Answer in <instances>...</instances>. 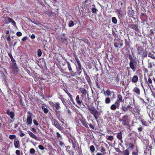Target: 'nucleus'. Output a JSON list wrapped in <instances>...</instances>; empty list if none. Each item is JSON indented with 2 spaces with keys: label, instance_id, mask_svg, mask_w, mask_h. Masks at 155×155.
<instances>
[{
  "label": "nucleus",
  "instance_id": "2f4dec72",
  "mask_svg": "<svg viewBox=\"0 0 155 155\" xmlns=\"http://www.w3.org/2000/svg\"><path fill=\"white\" fill-rule=\"evenodd\" d=\"M66 92L70 98L71 101H73V99L72 95L68 91H66Z\"/></svg>",
  "mask_w": 155,
  "mask_h": 155
},
{
  "label": "nucleus",
  "instance_id": "37998d69",
  "mask_svg": "<svg viewBox=\"0 0 155 155\" xmlns=\"http://www.w3.org/2000/svg\"><path fill=\"white\" fill-rule=\"evenodd\" d=\"M42 54V52L41 50L40 49H38V57L41 56Z\"/></svg>",
  "mask_w": 155,
  "mask_h": 155
},
{
  "label": "nucleus",
  "instance_id": "6ab92c4d",
  "mask_svg": "<svg viewBox=\"0 0 155 155\" xmlns=\"http://www.w3.org/2000/svg\"><path fill=\"white\" fill-rule=\"evenodd\" d=\"M79 90L80 91L81 93L83 94L86 95L87 94V90L81 87L79 88Z\"/></svg>",
  "mask_w": 155,
  "mask_h": 155
},
{
  "label": "nucleus",
  "instance_id": "ea45409f",
  "mask_svg": "<svg viewBox=\"0 0 155 155\" xmlns=\"http://www.w3.org/2000/svg\"><path fill=\"white\" fill-rule=\"evenodd\" d=\"M113 137L112 136H110L107 137V139L108 140L112 141L113 139Z\"/></svg>",
  "mask_w": 155,
  "mask_h": 155
},
{
  "label": "nucleus",
  "instance_id": "c85d7f7f",
  "mask_svg": "<svg viewBox=\"0 0 155 155\" xmlns=\"http://www.w3.org/2000/svg\"><path fill=\"white\" fill-rule=\"evenodd\" d=\"M116 12H117L119 15L118 16H121L122 15V11L121 9L118 10L117 9L116 10Z\"/></svg>",
  "mask_w": 155,
  "mask_h": 155
},
{
  "label": "nucleus",
  "instance_id": "338daca9",
  "mask_svg": "<svg viewBox=\"0 0 155 155\" xmlns=\"http://www.w3.org/2000/svg\"><path fill=\"white\" fill-rule=\"evenodd\" d=\"M35 35L34 34H32L31 36V38L32 39H34L35 38Z\"/></svg>",
  "mask_w": 155,
  "mask_h": 155
},
{
  "label": "nucleus",
  "instance_id": "e2e57ef3",
  "mask_svg": "<svg viewBox=\"0 0 155 155\" xmlns=\"http://www.w3.org/2000/svg\"><path fill=\"white\" fill-rule=\"evenodd\" d=\"M60 145L62 147H64V146H65L64 143L62 142L61 141H60Z\"/></svg>",
  "mask_w": 155,
  "mask_h": 155
},
{
  "label": "nucleus",
  "instance_id": "13d9d810",
  "mask_svg": "<svg viewBox=\"0 0 155 155\" xmlns=\"http://www.w3.org/2000/svg\"><path fill=\"white\" fill-rule=\"evenodd\" d=\"M125 44L126 45V46H128L129 47V43L126 39H125Z\"/></svg>",
  "mask_w": 155,
  "mask_h": 155
},
{
  "label": "nucleus",
  "instance_id": "a18cd8bd",
  "mask_svg": "<svg viewBox=\"0 0 155 155\" xmlns=\"http://www.w3.org/2000/svg\"><path fill=\"white\" fill-rule=\"evenodd\" d=\"M16 137V136L15 135H10L9 137L11 139H15Z\"/></svg>",
  "mask_w": 155,
  "mask_h": 155
},
{
  "label": "nucleus",
  "instance_id": "412c9836",
  "mask_svg": "<svg viewBox=\"0 0 155 155\" xmlns=\"http://www.w3.org/2000/svg\"><path fill=\"white\" fill-rule=\"evenodd\" d=\"M119 106H118L116 104H112L110 107V109L113 110H115L117 108H118Z\"/></svg>",
  "mask_w": 155,
  "mask_h": 155
},
{
  "label": "nucleus",
  "instance_id": "e433bc0d",
  "mask_svg": "<svg viewBox=\"0 0 155 155\" xmlns=\"http://www.w3.org/2000/svg\"><path fill=\"white\" fill-rule=\"evenodd\" d=\"M112 20L113 23L115 24L117 23V20L115 17H113L112 18Z\"/></svg>",
  "mask_w": 155,
  "mask_h": 155
},
{
  "label": "nucleus",
  "instance_id": "09e8293b",
  "mask_svg": "<svg viewBox=\"0 0 155 155\" xmlns=\"http://www.w3.org/2000/svg\"><path fill=\"white\" fill-rule=\"evenodd\" d=\"M101 150V152H102L104 153V154L106 153L105 150L103 147H102Z\"/></svg>",
  "mask_w": 155,
  "mask_h": 155
},
{
  "label": "nucleus",
  "instance_id": "a19ab883",
  "mask_svg": "<svg viewBox=\"0 0 155 155\" xmlns=\"http://www.w3.org/2000/svg\"><path fill=\"white\" fill-rule=\"evenodd\" d=\"M129 58L130 62L135 61L136 60L133 58L130 55L128 56Z\"/></svg>",
  "mask_w": 155,
  "mask_h": 155
},
{
  "label": "nucleus",
  "instance_id": "bf43d9fd",
  "mask_svg": "<svg viewBox=\"0 0 155 155\" xmlns=\"http://www.w3.org/2000/svg\"><path fill=\"white\" fill-rule=\"evenodd\" d=\"M38 147L41 150H43L44 149V147L42 145H39L38 146Z\"/></svg>",
  "mask_w": 155,
  "mask_h": 155
},
{
  "label": "nucleus",
  "instance_id": "774afa93",
  "mask_svg": "<svg viewBox=\"0 0 155 155\" xmlns=\"http://www.w3.org/2000/svg\"><path fill=\"white\" fill-rule=\"evenodd\" d=\"M7 41H8L9 42L11 41V39L10 36H9L7 38Z\"/></svg>",
  "mask_w": 155,
  "mask_h": 155
},
{
  "label": "nucleus",
  "instance_id": "dca6fc26",
  "mask_svg": "<svg viewBox=\"0 0 155 155\" xmlns=\"http://www.w3.org/2000/svg\"><path fill=\"white\" fill-rule=\"evenodd\" d=\"M138 80V78L137 76L136 75H134L131 81L132 82L135 83L137 82Z\"/></svg>",
  "mask_w": 155,
  "mask_h": 155
},
{
  "label": "nucleus",
  "instance_id": "bb28decb",
  "mask_svg": "<svg viewBox=\"0 0 155 155\" xmlns=\"http://www.w3.org/2000/svg\"><path fill=\"white\" fill-rule=\"evenodd\" d=\"M85 78L86 79L87 82L90 84L91 83V79L90 78V77L86 73L85 74Z\"/></svg>",
  "mask_w": 155,
  "mask_h": 155
},
{
  "label": "nucleus",
  "instance_id": "72a5a7b5",
  "mask_svg": "<svg viewBox=\"0 0 155 155\" xmlns=\"http://www.w3.org/2000/svg\"><path fill=\"white\" fill-rule=\"evenodd\" d=\"M140 55H142V57H146L147 55V52L146 51H144Z\"/></svg>",
  "mask_w": 155,
  "mask_h": 155
},
{
  "label": "nucleus",
  "instance_id": "5701e85b",
  "mask_svg": "<svg viewBox=\"0 0 155 155\" xmlns=\"http://www.w3.org/2000/svg\"><path fill=\"white\" fill-rule=\"evenodd\" d=\"M133 91L138 95L140 94V90L137 87H135L133 90Z\"/></svg>",
  "mask_w": 155,
  "mask_h": 155
},
{
  "label": "nucleus",
  "instance_id": "603ef678",
  "mask_svg": "<svg viewBox=\"0 0 155 155\" xmlns=\"http://www.w3.org/2000/svg\"><path fill=\"white\" fill-rule=\"evenodd\" d=\"M19 135L21 137H23L25 135V134L22 132L21 130H20Z\"/></svg>",
  "mask_w": 155,
  "mask_h": 155
},
{
  "label": "nucleus",
  "instance_id": "052dcab7",
  "mask_svg": "<svg viewBox=\"0 0 155 155\" xmlns=\"http://www.w3.org/2000/svg\"><path fill=\"white\" fill-rule=\"evenodd\" d=\"M33 123L34 124L36 125H38V122L35 120L34 119L33 120Z\"/></svg>",
  "mask_w": 155,
  "mask_h": 155
},
{
  "label": "nucleus",
  "instance_id": "7ed1b4c3",
  "mask_svg": "<svg viewBox=\"0 0 155 155\" xmlns=\"http://www.w3.org/2000/svg\"><path fill=\"white\" fill-rule=\"evenodd\" d=\"M49 103L51 107H52L53 109L55 111H57V110L61 108L60 104L59 102L54 103L51 101Z\"/></svg>",
  "mask_w": 155,
  "mask_h": 155
},
{
  "label": "nucleus",
  "instance_id": "4c0bfd02",
  "mask_svg": "<svg viewBox=\"0 0 155 155\" xmlns=\"http://www.w3.org/2000/svg\"><path fill=\"white\" fill-rule=\"evenodd\" d=\"M110 99L108 97L106 98L105 100V102L106 104H109L110 102Z\"/></svg>",
  "mask_w": 155,
  "mask_h": 155
},
{
  "label": "nucleus",
  "instance_id": "de8ad7c7",
  "mask_svg": "<svg viewBox=\"0 0 155 155\" xmlns=\"http://www.w3.org/2000/svg\"><path fill=\"white\" fill-rule=\"evenodd\" d=\"M61 40L62 42H65L66 41L67 39L64 37H61Z\"/></svg>",
  "mask_w": 155,
  "mask_h": 155
},
{
  "label": "nucleus",
  "instance_id": "c756f323",
  "mask_svg": "<svg viewBox=\"0 0 155 155\" xmlns=\"http://www.w3.org/2000/svg\"><path fill=\"white\" fill-rule=\"evenodd\" d=\"M74 25V22L72 20H70L69 21L68 23V26L70 27H72Z\"/></svg>",
  "mask_w": 155,
  "mask_h": 155
},
{
  "label": "nucleus",
  "instance_id": "a211bd4d",
  "mask_svg": "<svg viewBox=\"0 0 155 155\" xmlns=\"http://www.w3.org/2000/svg\"><path fill=\"white\" fill-rule=\"evenodd\" d=\"M67 64H68V70H69V71L71 72V74H74V73H73V71L72 70V68H71V65L70 63L67 62Z\"/></svg>",
  "mask_w": 155,
  "mask_h": 155
},
{
  "label": "nucleus",
  "instance_id": "6e6d98bb",
  "mask_svg": "<svg viewBox=\"0 0 155 155\" xmlns=\"http://www.w3.org/2000/svg\"><path fill=\"white\" fill-rule=\"evenodd\" d=\"M148 83L151 84L152 83V80L150 79V77H149L148 78Z\"/></svg>",
  "mask_w": 155,
  "mask_h": 155
},
{
  "label": "nucleus",
  "instance_id": "0eeeda50",
  "mask_svg": "<svg viewBox=\"0 0 155 155\" xmlns=\"http://www.w3.org/2000/svg\"><path fill=\"white\" fill-rule=\"evenodd\" d=\"M41 108L45 114H47L49 110L48 109L46 104H42L41 105Z\"/></svg>",
  "mask_w": 155,
  "mask_h": 155
},
{
  "label": "nucleus",
  "instance_id": "423d86ee",
  "mask_svg": "<svg viewBox=\"0 0 155 155\" xmlns=\"http://www.w3.org/2000/svg\"><path fill=\"white\" fill-rule=\"evenodd\" d=\"M124 101H123L122 99V97L121 95L118 94L117 96V98L115 102V104L117 105L118 106H120V103L121 102H123Z\"/></svg>",
  "mask_w": 155,
  "mask_h": 155
},
{
  "label": "nucleus",
  "instance_id": "f8f14e48",
  "mask_svg": "<svg viewBox=\"0 0 155 155\" xmlns=\"http://www.w3.org/2000/svg\"><path fill=\"white\" fill-rule=\"evenodd\" d=\"M120 41L118 40L115 39L114 40V46L116 48H117L118 47V45L120 43Z\"/></svg>",
  "mask_w": 155,
  "mask_h": 155
},
{
  "label": "nucleus",
  "instance_id": "f3484780",
  "mask_svg": "<svg viewBox=\"0 0 155 155\" xmlns=\"http://www.w3.org/2000/svg\"><path fill=\"white\" fill-rule=\"evenodd\" d=\"M11 67L13 71H17L18 68L17 67L16 64L15 63H13L11 66Z\"/></svg>",
  "mask_w": 155,
  "mask_h": 155
},
{
  "label": "nucleus",
  "instance_id": "f257e3e1",
  "mask_svg": "<svg viewBox=\"0 0 155 155\" xmlns=\"http://www.w3.org/2000/svg\"><path fill=\"white\" fill-rule=\"evenodd\" d=\"M87 109L93 115L95 119L97 120L100 116V113L98 112L94 107H92L91 106H88Z\"/></svg>",
  "mask_w": 155,
  "mask_h": 155
},
{
  "label": "nucleus",
  "instance_id": "9d476101",
  "mask_svg": "<svg viewBox=\"0 0 155 155\" xmlns=\"http://www.w3.org/2000/svg\"><path fill=\"white\" fill-rule=\"evenodd\" d=\"M7 113L8 115L10 116L11 119H12L14 118L15 114L13 112L10 111L9 110H7Z\"/></svg>",
  "mask_w": 155,
  "mask_h": 155
},
{
  "label": "nucleus",
  "instance_id": "69168bd1",
  "mask_svg": "<svg viewBox=\"0 0 155 155\" xmlns=\"http://www.w3.org/2000/svg\"><path fill=\"white\" fill-rule=\"evenodd\" d=\"M152 67V64L150 62L149 63H148V68H151Z\"/></svg>",
  "mask_w": 155,
  "mask_h": 155
},
{
  "label": "nucleus",
  "instance_id": "7c9ffc66",
  "mask_svg": "<svg viewBox=\"0 0 155 155\" xmlns=\"http://www.w3.org/2000/svg\"><path fill=\"white\" fill-rule=\"evenodd\" d=\"M124 155H129V152L128 150L126 149L124 150L122 153Z\"/></svg>",
  "mask_w": 155,
  "mask_h": 155
},
{
  "label": "nucleus",
  "instance_id": "680f3d73",
  "mask_svg": "<svg viewBox=\"0 0 155 155\" xmlns=\"http://www.w3.org/2000/svg\"><path fill=\"white\" fill-rule=\"evenodd\" d=\"M16 35L18 36H21L22 34L21 32L18 31L16 33Z\"/></svg>",
  "mask_w": 155,
  "mask_h": 155
},
{
  "label": "nucleus",
  "instance_id": "c03bdc74",
  "mask_svg": "<svg viewBox=\"0 0 155 155\" xmlns=\"http://www.w3.org/2000/svg\"><path fill=\"white\" fill-rule=\"evenodd\" d=\"M134 111L136 113L138 114H139V113L140 112V110H139L138 108L134 109Z\"/></svg>",
  "mask_w": 155,
  "mask_h": 155
},
{
  "label": "nucleus",
  "instance_id": "9b49d317",
  "mask_svg": "<svg viewBox=\"0 0 155 155\" xmlns=\"http://www.w3.org/2000/svg\"><path fill=\"white\" fill-rule=\"evenodd\" d=\"M54 125L55 126V127L58 128L60 130H61V128L60 127V124H58V122L55 120H54Z\"/></svg>",
  "mask_w": 155,
  "mask_h": 155
},
{
  "label": "nucleus",
  "instance_id": "39448f33",
  "mask_svg": "<svg viewBox=\"0 0 155 155\" xmlns=\"http://www.w3.org/2000/svg\"><path fill=\"white\" fill-rule=\"evenodd\" d=\"M137 64V62L136 61L130 62L129 65L130 67L134 71H135L136 70L135 67L136 66Z\"/></svg>",
  "mask_w": 155,
  "mask_h": 155
},
{
  "label": "nucleus",
  "instance_id": "393cba45",
  "mask_svg": "<svg viewBox=\"0 0 155 155\" xmlns=\"http://www.w3.org/2000/svg\"><path fill=\"white\" fill-rule=\"evenodd\" d=\"M117 137L119 140H121L122 138V133L121 131L117 133Z\"/></svg>",
  "mask_w": 155,
  "mask_h": 155
},
{
  "label": "nucleus",
  "instance_id": "473e14b6",
  "mask_svg": "<svg viewBox=\"0 0 155 155\" xmlns=\"http://www.w3.org/2000/svg\"><path fill=\"white\" fill-rule=\"evenodd\" d=\"M10 20L9 21V23L10 22L12 23V24L13 25H14L15 26H16V23L15 22L12 18H10Z\"/></svg>",
  "mask_w": 155,
  "mask_h": 155
},
{
  "label": "nucleus",
  "instance_id": "3c124183",
  "mask_svg": "<svg viewBox=\"0 0 155 155\" xmlns=\"http://www.w3.org/2000/svg\"><path fill=\"white\" fill-rule=\"evenodd\" d=\"M30 152L31 153L33 154L35 153V150L33 148H31L30 150Z\"/></svg>",
  "mask_w": 155,
  "mask_h": 155
},
{
  "label": "nucleus",
  "instance_id": "4be33fe9",
  "mask_svg": "<svg viewBox=\"0 0 155 155\" xmlns=\"http://www.w3.org/2000/svg\"><path fill=\"white\" fill-rule=\"evenodd\" d=\"M79 95H77L76 96V101L77 102V103L79 105H81V103L82 102V101H81L80 100H79Z\"/></svg>",
  "mask_w": 155,
  "mask_h": 155
},
{
  "label": "nucleus",
  "instance_id": "1a4fd4ad",
  "mask_svg": "<svg viewBox=\"0 0 155 155\" xmlns=\"http://www.w3.org/2000/svg\"><path fill=\"white\" fill-rule=\"evenodd\" d=\"M14 146L15 148H20L19 141L18 139L15 138L14 142Z\"/></svg>",
  "mask_w": 155,
  "mask_h": 155
},
{
  "label": "nucleus",
  "instance_id": "ddd939ff",
  "mask_svg": "<svg viewBox=\"0 0 155 155\" xmlns=\"http://www.w3.org/2000/svg\"><path fill=\"white\" fill-rule=\"evenodd\" d=\"M28 133L29 135L33 138L34 139L36 140H37L38 138V137L36 136L34 134L32 133L30 131H28Z\"/></svg>",
  "mask_w": 155,
  "mask_h": 155
},
{
  "label": "nucleus",
  "instance_id": "2eb2a0df",
  "mask_svg": "<svg viewBox=\"0 0 155 155\" xmlns=\"http://www.w3.org/2000/svg\"><path fill=\"white\" fill-rule=\"evenodd\" d=\"M130 28L135 30V31L137 32L139 30L138 26L135 25H133L130 26Z\"/></svg>",
  "mask_w": 155,
  "mask_h": 155
},
{
  "label": "nucleus",
  "instance_id": "a878e982",
  "mask_svg": "<svg viewBox=\"0 0 155 155\" xmlns=\"http://www.w3.org/2000/svg\"><path fill=\"white\" fill-rule=\"evenodd\" d=\"M10 18H10L8 16L6 17L5 18V19H4V21H5V24L9 23V21L10 20Z\"/></svg>",
  "mask_w": 155,
  "mask_h": 155
},
{
  "label": "nucleus",
  "instance_id": "6e6552de",
  "mask_svg": "<svg viewBox=\"0 0 155 155\" xmlns=\"http://www.w3.org/2000/svg\"><path fill=\"white\" fill-rule=\"evenodd\" d=\"M76 59L78 66V67L77 69V71H78L79 74H80L82 71L81 65L78 59V58H76Z\"/></svg>",
  "mask_w": 155,
  "mask_h": 155
},
{
  "label": "nucleus",
  "instance_id": "5fc2aeb1",
  "mask_svg": "<svg viewBox=\"0 0 155 155\" xmlns=\"http://www.w3.org/2000/svg\"><path fill=\"white\" fill-rule=\"evenodd\" d=\"M92 11L93 13H95L96 12L97 9L95 8H92Z\"/></svg>",
  "mask_w": 155,
  "mask_h": 155
},
{
  "label": "nucleus",
  "instance_id": "4468645a",
  "mask_svg": "<svg viewBox=\"0 0 155 155\" xmlns=\"http://www.w3.org/2000/svg\"><path fill=\"white\" fill-rule=\"evenodd\" d=\"M137 50L138 51V54L140 55L144 51L143 48L142 47L140 46H139L138 47L137 49Z\"/></svg>",
  "mask_w": 155,
  "mask_h": 155
},
{
  "label": "nucleus",
  "instance_id": "0e129e2a",
  "mask_svg": "<svg viewBox=\"0 0 155 155\" xmlns=\"http://www.w3.org/2000/svg\"><path fill=\"white\" fill-rule=\"evenodd\" d=\"M15 153L17 155H20V151L18 150H17L16 151Z\"/></svg>",
  "mask_w": 155,
  "mask_h": 155
},
{
  "label": "nucleus",
  "instance_id": "f03ea898",
  "mask_svg": "<svg viewBox=\"0 0 155 155\" xmlns=\"http://www.w3.org/2000/svg\"><path fill=\"white\" fill-rule=\"evenodd\" d=\"M120 121L122 122V124L123 125L127 126L129 124L128 116L127 115L123 116L121 119L119 120Z\"/></svg>",
  "mask_w": 155,
  "mask_h": 155
},
{
  "label": "nucleus",
  "instance_id": "b1692460",
  "mask_svg": "<svg viewBox=\"0 0 155 155\" xmlns=\"http://www.w3.org/2000/svg\"><path fill=\"white\" fill-rule=\"evenodd\" d=\"M81 122L82 124L86 128H88V127L86 123V121L84 120H81Z\"/></svg>",
  "mask_w": 155,
  "mask_h": 155
},
{
  "label": "nucleus",
  "instance_id": "20e7f679",
  "mask_svg": "<svg viewBox=\"0 0 155 155\" xmlns=\"http://www.w3.org/2000/svg\"><path fill=\"white\" fill-rule=\"evenodd\" d=\"M27 113L28 115L27 116V124L29 126H30L32 123V113L29 111L27 112Z\"/></svg>",
  "mask_w": 155,
  "mask_h": 155
},
{
  "label": "nucleus",
  "instance_id": "f704fd0d",
  "mask_svg": "<svg viewBox=\"0 0 155 155\" xmlns=\"http://www.w3.org/2000/svg\"><path fill=\"white\" fill-rule=\"evenodd\" d=\"M105 93L107 96H109L111 94V92L110 90L107 89Z\"/></svg>",
  "mask_w": 155,
  "mask_h": 155
},
{
  "label": "nucleus",
  "instance_id": "49530a36",
  "mask_svg": "<svg viewBox=\"0 0 155 155\" xmlns=\"http://www.w3.org/2000/svg\"><path fill=\"white\" fill-rule=\"evenodd\" d=\"M128 13L129 17H131L133 16V12L132 11L129 10Z\"/></svg>",
  "mask_w": 155,
  "mask_h": 155
},
{
  "label": "nucleus",
  "instance_id": "cd10ccee",
  "mask_svg": "<svg viewBox=\"0 0 155 155\" xmlns=\"http://www.w3.org/2000/svg\"><path fill=\"white\" fill-rule=\"evenodd\" d=\"M29 20L31 21L32 22L38 25H41V23L40 22L38 21H35V20Z\"/></svg>",
  "mask_w": 155,
  "mask_h": 155
},
{
  "label": "nucleus",
  "instance_id": "58836bf2",
  "mask_svg": "<svg viewBox=\"0 0 155 155\" xmlns=\"http://www.w3.org/2000/svg\"><path fill=\"white\" fill-rule=\"evenodd\" d=\"M121 109L122 110L124 111H126L128 110L126 107L125 106H123L121 107Z\"/></svg>",
  "mask_w": 155,
  "mask_h": 155
},
{
  "label": "nucleus",
  "instance_id": "864d4df0",
  "mask_svg": "<svg viewBox=\"0 0 155 155\" xmlns=\"http://www.w3.org/2000/svg\"><path fill=\"white\" fill-rule=\"evenodd\" d=\"M57 136L58 138H60L61 139H62V138L61 135L59 134V133L57 132L56 133Z\"/></svg>",
  "mask_w": 155,
  "mask_h": 155
},
{
  "label": "nucleus",
  "instance_id": "79ce46f5",
  "mask_svg": "<svg viewBox=\"0 0 155 155\" xmlns=\"http://www.w3.org/2000/svg\"><path fill=\"white\" fill-rule=\"evenodd\" d=\"M90 150L92 152H94L95 150V148L93 145H91L90 147Z\"/></svg>",
  "mask_w": 155,
  "mask_h": 155
},
{
  "label": "nucleus",
  "instance_id": "aec40b11",
  "mask_svg": "<svg viewBox=\"0 0 155 155\" xmlns=\"http://www.w3.org/2000/svg\"><path fill=\"white\" fill-rule=\"evenodd\" d=\"M72 143L73 145V148L75 149H77L78 143L76 142H74L72 140H71Z\"/></svg>",
  "mask_w": 155,
  "mask_h": 155
},
{
  "label": "nucleus",
  "instance_id": "8fccbe9b",
  "mask_svg": "<svg viewBox=\"0 0 155 155\" xmlns=\"http://www.w3.org/2000/svg\"><path fill=\"white\" fill-rule=\"evenodd\" d=\"M142 16L144 18H145V19L144 20V21H146L147 20V15L144 14H142Z\"/></svg>",
  "mask_w": 155,
  "mask_h": 155
},
{
  "label": "nucleus",
  "instance_id": "c9c22d12",
  "mask_svg": "<svg viewBox=\"0 0 155 155\" xmlns=\"http://www.w3.org/2000/svg\"><path fill=\"white\" fill-rule=\"evenodd\" d=\"M148 56L152 58L153 59H155V57L153 54H152L150 53H149L148 54Z\"/></svg>",
  "mask_w": 155,
  "mask_h": 155
},
{
  "label": "nucleus",
  "instance_id": "4d7b16f0",
  "mask_svg": "<svg viewBox=\"0 0 155 155\" xmlns=\"http://www.w3.org/2000/svg\"><path fill=\"white\" fill-rule=\"evenodd\" d=\"M66 150L67 151V152L69 153L70 154H71L72 155H73L74 154V152L72 151H71L69 150H67V149Z\"/></svg>",
  "mask_w": 155,
  "mask_h": 155
}]
</instances>
